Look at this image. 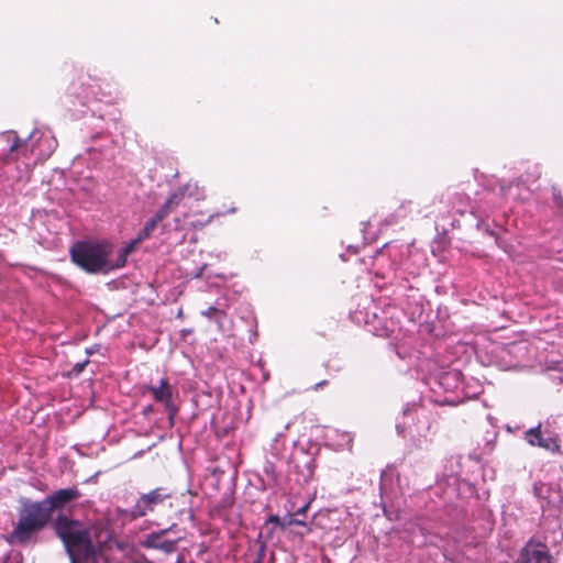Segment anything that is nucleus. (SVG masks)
Segmentation results:
<instances>
[{
	"label": "nucleus",
	"instance_id": "obj_1",
	"mask_svg": "<svg viewBox=\"0 0 563 563\" xmlns=\"http://www.w3.org/2000/svg\"><path fill=\"white\" fill-rule=\"evenodd\" d=\"M54 530L62 540L70 563H108L100 547L92 540L89 525L59 515L54 521Z\"/></svg>",
	"mask_w": 563,
	"mask_h": 563
},
{
	"label": "nucleus",
	"instance_id": "obj_2",
	"mask_svg": "<svg viewBox=\"0 0 563 563\" xmlns=\"http://www.w3.org/2000/svg\"><path fill=\"white\" fill-rule=\"evenodd\" d=\"M19 504L18 521L9 536V541L19 545L35 543L37 534L49 525L53 515L43 499L35 501L22 497Z\"/></svg>",
	"mask_w": 563,
	"mask_h": 563
},
{
	"label": "nucleus",
	"instance_id": "obj_3",
	"mask_svg": "<svg viewBox=\"0 0 563 563\" xmlns=\"http://www.w3.org/2000/svg\"><path fill=\"white\" fill-rule=\"evenodd\" d=\"M111 246L107 242H77L70 247L71 261L90 274H107L112 271L109 255Z\"/></svg>",
	"mask_w": 563,
	"mask_h": 563
},
{
	"label": "nucleus",
	"instance_id": "obj_4",
	"mask_svg": "<svg viewBox=\"0 0 563 563\" xmlns=\"http://www.w3.org/2000/svg\"><path fill=\"white\" fill-rule=\"evenodd\" d=\"M173 497L174 492L168 487H156L147 493L140 494L134 505L128 510V515L131 519L145 517Z\"/></svg>",
	"mask_w": 563,
	"mask_h": 563
},
{
	"label": "nucleus",
	"instance_id": "obj_5",
	"mask_svg": "<svg viewBox=\"0 0 563 563\" xmlns=\"http://www.w3.org/2000/svg\"><path fill=\"white\" fill-rule=\"evenodd\" d=\"M437 385L444 393L452 394V396H445L442 400H439L441 404L455 406L462 401L463 397L460 395V391L463 390V380L460 371L451 369L443 372L438 377Z\"/></svg>",
	"mask_w": 563,
	"mask_h": 563
},
{
	"label": "nucleus",
	"instance_id": "obj_6",
	"mask_svg": "<svg viewBox=\"0 0 563 563\" xmlns=\"http://www.w3.org/2000/svg\"><path fill=\"white\" fill-rule=\"evenodd\" d=\"M176 529L177 525L174 523L166 529L153 531L144 536L143 540L141 541V545L145 549L159 550L165 554L174 553L177 550V543L181 538L177 537L175 539H169L167 536L170 532H174Z\"/></svg>",
	"mask_w": 563,
	"mask_h": 563
},
{
	"label": "nucleus",
	"instance_id": "obj_7",
	"mask_svg": "<svg viewBox=\"0 0 563 563\" xmlns=\"http://www.w3.org/2000/svg\"><path fill=\"white\" fill-rule=\"evenodd\" d=\"M36 134L37 131L34 130L26 140H22L14 131L4 132L2 136L9 144V153L4 158L5 162L18 159L20 156L29 157L30 154H33L35 148L33 139Z\"/></svg>",
	"mask_w": 563,
	"mask_h": 563
},
{
	"label": "nucleus",
	"instance_id": "obj_8",
	"mask_svg": "<svg viewBox=\"0 0 563 563\" xmlns=\"http://www.w3.org/2000/svg\"><path fill=\"white\" fill-rule=\"evenodd\" d=\"M516 563H553V560L544 543L530 540L520 550Z\"/></svg>",
	"mask_w": 563,
	"mask_h": 563
},
{
	"label": "nucleus",
	"instance_id": "obj_9",
	"mask_svg": "<svg viewBox=\"0 0 563 563\" xmlns=\"http://www.w3.org/2000/svg\"><path fill=\"white\" fill-rule=\"evenodd\" d=\"M142 393H151L156 402L164 405L165 409L174 410V395L176 388L170 384L168 378H161L157 385L144 386Z\"/></svg>",
	"mask_w": 563,
	"mask_h": 563
},
{
	"label": "nucleus",
	"instance_id": "obj_10",
	"mask_svg": "<svg viewBox=\"0 0 563 563\" xmlns=\"http://www.w3.org/2000/svg\"><path fill=\"white\" fill-rule=\"evenodd\" d=\"M525 440L533 446L545 449L550 452L559 450V442L549 431H543L541 426L530 428L525 432Z\"/></svg>",
	"mask_w": 563,
	"mask_h": 563
},
{
	"label": "nucleus",
	"instance_id": "obj_11",
	"mask_svg": "<svg viewBox=\"0 0 563 563\" xmlns=\"http://www.w3.org/2000/svg\"><path fill=\"white\" fill-rule=\"evenodd\" d=\"M80 493L76 487L62 488L53 494L48 495L43 499L48 510L53 515L55 510H60L66 507L69 503L78 499Z\"/></svg>",
	"mask_w": 563,
	"mask_h": 563
},
{
	"label": "nucleus",
	"instance_id": "obj_12",
	"mask_svg": "<svg viewBox=\"0 0 563 563\" xmlns=\"http://www.w3.org/2000/svg\"><path fill=\"white\" fill-rule=\"evenodd\" d=\"M186 192H188V196L196 197L198 200L203 198V194L199 192L197 185L187 184L184 188H179L178 190L172 192L166 202L161 207L159 210L165 211V217H167L174 206L179 205Z\"/></svg>",
	"mask_w": 563,
	"mask_h": 563
},
{
	"label": "nucleus",
	"instance_id": "obj_13",
	"mask_svg": "<svg viewBox=\"0 0 563 563\" xmlns=\"http://www.w3.org/2000/svg\"><path fill=\"white\" fill-rule=\"evenodd\" d=\"M165 218V211L157 210L156 213L144 223L143 228L137 233V236L132 240L133 244L137 245L142 241L148 239L157 228L158 223Z\"/></svg>",
	"mask_w": 563,
	"mask_h": 563
},
{
	"label": "nucleus",
	"instance_id": "obj_14",
	"mask_svg": "<svg viewBox=\"0 0 563 563\" xmlns=\"http://www.w3.org/2000/svg\"><path fill=\"white\" fill-rule=\"evenodd\" d=\"M263 488H273L277 485V474L273 463L266 462L263 467V477L261 478Z\"/></svg>",
	"mask_w": 563,
	"mask_h": 563
},
{
	"label": "nucleus",
	"instance_id": "obj_15",
	"mask_svg": "<svg viewBox=\"0 0 563 563\" xmlns=\"http://www.w3.org/2000/svg\"><path fill=\"white\" fill-rule=\"evenodd\" d=\"M135 246L136 245L131 241L125 247L119 251L117 261L114 263L111 261L112 271L125 265L129 254L135 249Z\"/></svg>",
	"mask_w": 563,
	"mask_h": 563
},
{
	"label": "nucleus",
	"instance_id": "obj_16",
	"mask_svg": "<svg viewBox=\"0 0 563 563\" xmlns=\"http://www.w3.org/2000/svg\"><path fill=\"white\" fill-rule=\"evenodd\" d=\"M202 316L214 321L219 328H222V323L227 317V313L216 307H209L207 310L202 311Z\"/></svg>",
	"mask_w": 563,
	"mask_h": 563
},
{
	"label": "nucleus",
	"instance_id": "obj_17",
	"mask_svg": "<svg viewBox=\"0 0 563 563\" xmlns=\"http://www.w3.org/2000/svg\"><path fill=\"white\" fill-rule=\"evenodd\" d=\"M411 411L415 412L418 417L427 418L424 412H423V410L420 407L416 406V405H413L411 407L408 406L406 409H404V415L408 416L409 412H411ZM430 428H431V423H430V421L428 419H426V423H424L426 431H429Z\"/></svg>",
	"mask_w": 563,
	"mask_h": 563
},
{
	"label": "nucleus",
	"instance_id": "obj_18",
	"mask_svg": "<svg viewBox=\"0 0 563 563\" xmlns=\"http://www.w3.org/2000/svg\"><path fill=\"white\" fill-rule=\"evenodd\" d=\"M396 331V324L391 321L390 324H384L380 329H376L375 334L379 336H393Z\"/></svg>",
	"mask_w": 563,
	"mask_h": 563
},
{
	"label": "nucleus",
	"instance_id": "obj_19",
	"mask_svg": "<svg viewBox=\"0 0 563 563\" xmlns=\"http://www.w3.org/2000/svg\"><path fill=\"white\" fill-rule=\"evenodd\" d=\"M289 526L307 527V523L303 520H301V519H299V518H297L295 516H289L287 518V522L286 523H282V529H285L286 527H289Z\"/></svg>",
	"mask_w": 563,
	"mask_h": 563
},
{
	"label": "nucleus",
	"instance_id": "obj_20",
	"mask_svg": "<svg viewBox=\"0 0 563 563\" xmlns=\"http://www.w3.org/2000/svg\"><path fill=\"white\" fill-rule=\"evenodd\" d=\"M549 371L553 372V373H561L563 372V361H559V362H551L550 365H549Z\"/></svg>",
	"mask_w": 563,
	"mask_h": 563
},
{
	"label": "nucleus",
	"instance_id": "obj_21",
	"mask_svg": "<svg viewBox=\"0 0 563 563\" xmlns=\"http://www.w3.org/2000/svg\"><path fill=\"white\" fill-rule=\"evenodd\" d=\"M178 406L175 404L174 405V410L170 411L169 409H166L167 413H168V423H169V427H173L174 426V419H175V416L178 413Z\"/></svg>",
	"mask_w": 563,
	"mask_h": 563
},
{
	"label": "nucleus",
	"instance_id": "obj_22",
	"mask_svg": "<svg viewBox=\"0 0 563 563\" xmlns=\"http://www.w3.org/2000/svg\"><path fill=\"white\" fill-rule=\"evenodd\" d=\"M268 522L275 523L276 526H279L282 528V523H286L287 518L282 520L278 516L274 515L268 518Z\"/></svg>",
	"mask_w": 563,
	"mask_h": 563
},
{
	"label": "nucleus",
	"instance_id": "obj_23",
	"mask_svg": "<svg viewBox=\"0 0 563 563\" xmlns=\"http://www.w3.org/2000/svg\"><path fill=\"white\" fill-rule=\"evenodd\" d=\"M41 141L48 143L49 152L47 153V155H49L56 146V140L51 139V137H45V139H42Z\"/></svg>",
	"mask_w": 563,
	"mask_h": 563
},
{
	"label": "nucleus",
	"instance_id": "obj_24",
	"mask_svg": "<svg viewBox=\"0 0 563 563\" xmlns=\"http://www.w3.org/2000/svg\"><path fill=\"white\" fill-rule=\"evenodd\" d=\"M341 438L343 439V441H345V444L346 445H350L351 442H352V435L349 433V432H343L341 433Z\"/></svg>",
	"mask_w": 563,
	"mask_h": 563
},
{
	"label": "nucleus",
	"instance_id": "obj_25",
	"mask_svg": "<svg viewBox=\"0 0 563 563\" xmlns=\"http://www.w3.org/2000/svg\"><path fill=\"white\" fill-rule=\"evenodd\" d=\"M387 477V471H383L382 472V475H380V490L383 492L384 490V482Z\"/></svg>",
	"mask_w": 563,
	"mask_h": 563
},
{
	"label": "nucleus",
	"instance_id": "obj_26",
	"mask_svg": "<svg viewBox=\"0 0 563 563\" xmlns=\"http://www.w3.org/2000/svg\"><path fill=\"white\" fill-rule=\"evenodd\" d=\"M307 508H308V505H305L303 507H300V508L296 511V514H295L294 516H295V517H298V516H300V515H303V514L306 512Z\"/></svg>",
	"mask_w": 563,
	"mask_h": 563
},
{
	"label": "nucleus",
	"instance_id": "obj_27",
	"mask_svg": "<svg viewBox=\"0 0 563 563\" xmlns=\"http://www.w3.org/2000/svg\"><path fill=\"white\" fill-rule=\"evenodd\" d=\"M551 377H552V379H553L554 382L563 383V375H561V374H558V375H556V374H553Z\"/></svg>",
	"mask_w": 563,
	"mask_h": 563
},
{
	"label": "nucleus",
	"instance_id": "obj_28",
	"mask_svg": "<svg viewBox=\"0 0 563 563\" xmlns=\"http://www.w3.org/2000/svg\"><path fill=\"white\" fill-rule=\"evenodd\" d=\"M554 199H555L556 203L559 205V207L563 208V198L560 195H558V196L555 195Z\"/></svg>",
	"mask_w": 563,
	"mask_h": 563
},
{
	"label": "nucleus",
	"instance_id": "obj_29",
	"mask_svg": "<svg viewBox=\"0 0 563 563\" xmlns=\"http://www.w3.org/2000/svg\"><path fill=\"white\" fill-rule=\"evenodd\" d=\"M328 384V380L319 382L314 385L313 389L318 390L320 387L325 386Z\"/></svg>",
	"mask_w": 563,
	"mask_h": 563
},
{
	"label": "nucleus",
	"instance_id": "obj_30",
	"mask_svg": "<svg viewBox=\"0 0 563 563\" xmlns=\"http://www.w3.org/2000/svg\"><path fill=\"white\" fill-rule=\"evenodd\" d=\"M264 551H265V545L262 544L261 545V549H260V554H258V561H261L264 556Z\"/></svg>",
	"mask_w": 563,
	"mask_h": 563
},
{
	"label": "nucleus",
	"instance_id": "obj_31",
	"mask_svg": "<svg viewBox=\"0 0 563 563\" xmlns=\"http://www.w3.org/2000/svg\"><path fill=\"white\" fill-rule=\"evenodd\" d=\"M206 268V265H203L195 275V277H201L202 276V272L203 269Z\"/></svg>",
	"mask_w": 563,
	"mask_h": 563
},
{
	"label": "nucleus",
	"instance_id": "obj_32",
	"mask_svg": "<svg viewBox=\"0 0 563 563\" xmlns=\"http://www.w3.org/2000/svg\"><path fill=\"white\" fill-rule=\"evenodd\" d=\"M152 410H153V406H152V405H150L148 407H146V408L144 409V413H147V412H150V411H152Z\"/></svg>",
	"mask_w": 563,
	"mask_h": 563
},
{
	"label": "nucleus",
	"instance_id": "obj_33",
	"mask_svg": "<svg viewBox=\"0 0 563 563\" xmlns=\"http://www.w3.org/2000/svg\"><path fill=\"white\" fill-rule=\"evenodd\" d=\"M85 364H86V363H82V364H78V365H77V366H78V368H79V371H81V369L84 368Z\"/></svg>",
	"mask_w": 563,
	"mask_h": 563
},
{
	"label": "nucleus",
	"instance_id": "obj_34",
	"mask_svg": "<svg viewBox=\"0 0 563 563\" xmlns=\"http://www.w3.org/2000/svg\"><path fill=\"white\" fill-rule=\"evenodd\" d=\"M279 437H280V433H277L275 437V440H278Z\"/></svg>",
	"mask_w": 563,
	"mask_h": 563
},
{
	"label": "nucleus",
	"instance_id": "obj_35",
	"mask_svg": "<svg viewBox=\"0 0 563 563\" xmlns=\"http://www.w3.org/2000/svg\"><path fill=\"white\" fill-rule=\"evenodd\" d=\"M279 437H280V433H277L275 437V440H278Z\"/></svg>",
	"mask_w": 563,
	"mask_h": 563
},
{
	"label": "nucleus",
	"instance_id": "obj_36",
	"mask_svg": "<svg viewBox=\"0 0 563 563\" xmlns=\"http://www.w3.org/2000/svg\"><path fill=\"white\" fill-rule=\"evenodd\" d=\"M279 437H280V433H277L275 437V440H278Z\"/></svg>",
	"mask_w": 563,
	"mask_h": 563
}]
</instances>
